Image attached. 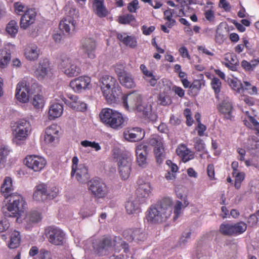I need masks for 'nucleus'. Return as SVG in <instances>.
Masks as SVG:
<instances>
[{
  "label": "nucleus",
  "instance_id": "obj_1",
  "mask_svg": "<svg viewBox=\"0 0 259 259\" xmlns=\"http://www.w3.org/2000/svg\"><path fill=\"white\" fill-rule=\"evenodd\" d=\"M172 199L166 197L156 205L151 206L146 215L147 222L152 224H159L165 222L172 214Z\"/></svg>",
  "mask_w": 259,
  "mask_h": 259
},
{
  "label": "nucleus",
  "instance_id": "obj_2",
  "mask_svg": "<svg viewBox=\"0 0 259 259\" xmlns=\"http://www.w3.org/2000/svg\"><path fill=\"white\" fill-rule=\"evenodd\" d=\"M124 107L128 110H137L143 116L151 121L157 120V116L152 111V106L142 102V95L137 92H133L123 98Z\"/></svg>",
  "mask_w": 259,
  "mask_h": 259
},
{
  "label": "nucleus",
  "instance_id": "obj_3",
  "mask_svg": "<svg viewBox=\"0 0 259 259\" xmlns=\"http://www.w3.org/2000/svg\"><path fill=\"white\" fill-rule=\"evenodd\" d=\"M8 203L3 207V211L6 217H15L18 221L19 217L24 210L25 202L19 194L11 195L7 198Z\"/></svg>",
  "mask_w": 259,
  "mask_h": 259
},
{
  "label": "nucleus",
  "instance_id": "obj_4",
  "mask_svg": "<svg viewBox=\"0 0 259 259\" xmlns=\"http://www.w3.org/2000/svg\"><path fill=\"white\" fill-rule=\"evenodd\" d=\"M101 120L106 126L118 130L124 126V119L122 115L110 108L102 109L100 113Z\"/></svg>",
  "mask_w": 259,
  "mask_h": 259
},
{
  "label": "nucleus",
  "instance_id": "obj_5",
  "mask_svg": "<svg viewBox=\"0 0 259 259\" xmlns=\"http://www.w3.org/2000/svg\"><path fill=\"white\" fill-rule=\"evenodd\" d=\"M78 159L74 156L72 159L71 177L80 184H85L90 179L88 166L84 164H78Z\"/></svg>",
  "mask_w": 259,
  "mask_h": 259
},
{
  "label": "nucleus",
  "instance_id": "obj_6",
  "mask_svg": "<svg viewBox=\"0 0 259 259\" xmlns=\"http://www.w3.org/2000/svg\"><path fill=\"white\" fill-rule=\"evenodd\" d=\"M59 66L62 72L68 77L78 76L81 73V68L76 62L67 55L61 56Z\"/></svg>",
  "mask_w": 259,
  "mask_h": 259
},
{
  "label": "nucleus",
  "instance_id": "obj_7",
  "mask_svg": "<svg viewBox=\"0 0 259 259\" xmlns=\"http://www.w3.org/2000/svg\"><path fill=\"white\" fill-rule=\"evenodd\" d=\"M12 128L14 141L18 144L20 141L26 139L30 131V124L29 122L22 119L14 122Z\"/></svg>",
  "mask_w": 259,
  "mask_h": 259
},
{
  "label": "nucleus",
  "instance_id": "obj_8",
  "mask_svg": "<svg viewBox=\"0 0 259 259\" xmlns=\"http://www.w3.org/2000/svg\"><path fill=\"white\" fill-rule=\"evenodd\" d=\"M118 170L121 178L127 180L132 171V159L129 154L121 153L116 157Z\"/></svg>",
  "mask_w": 259,
  "mask_h": 259
},
{
  "label": "nucleus",
  "instance_id": "obj_9",
  "mask_svg": "<svg viewBox=\"0 0 259 259\" xmlns=\"http://www.w3.org/2000/svg\"><path fill=\"white\" fill-rule=\"evenodd\" d=\"M46 235L50 243L55 245L63 244L65 234L60 228L49 227L46 229Z\"/></svg>",
  "mask_w": 259,
  "mask_h": 259
},
{
  "label": "nucleus",
  "instance_id": "obj_10",
  "mask_svg": "<svg viewBox=\"0 0 259 259\" xmlns=\"http://www.w3.org/2000/svg\"><path fill=\"white\" fill-rule=\"evenodd\" d=\"M88 189L96 197L100 198L106 196L108 193V189L103 182L98 180L93 179L88 184Z\"/></svg>",
  "mask_w": 259,
  "mask_h": 259
},
{
  "label": "nucleus",
  "instance_id": "obj_11",
  "mask_svg": "<svg viewBox=\"0 0 259 259\" xmlns=\"http://www.w3.org/2000/svg\"><path fill=\"white\" fill-rule=\"evenodd\" d=\"M25 165L34 171L37 172L41 170L46 166V159L40 156L36 155L27 156L25 159Z\"/></svg>",
  "mask_w": 259,
  "mask_h": 259
},
{
  "label": "nucleus",
  "instance_id": "obj_12",
  "mask_svg": "<svg viewBox=\"0 0 259 259\" xmlns=\"http://www.w3.org/2000/svg\"><path fill=\"white\" fill-rule=\"evenodd\" d=\"M114 246V240L109 236H104L95 240L93 243V247L98 254H102L104 251H107Z\"/></svg>",
  "mask_w": 259,
  "mask_h": 259
},
{
  "label": "nucleus",
  "instance_id": "obj_13",
  "mask_svg": "<svg viewBox=\"0 0 259 259\" xmlns=\"http://www.w3.org/2000/svg\"><path fill=\"white\" fill-rule=\"evenodd\" d=\"M101 90L102 93L107 102L112 104L115 102L121 94L120 87L118 82L112 87H106Z\"/></svg>",
  "mask_w": 259,
  "mask_h": 259
},
{
  "label": "nucleus",
  "instance_id": "obj_14",
  "mask_svg": "<svg viewBox=\"0 0 259 259\" xmlns=\"http://www.w3.org/2000/svg\"><path fill=\"white\" fill-rule=\"evenodd\" d=\"M51 70L50 63L47 59L39 61L37 64H36L33 73L34 76L38 79H44L48 76Z\"/></svg>",
  "mask_w": 259,
  "mask_h": 259
},
{
  "label": "nucleus",
  "instance_id": "obj_15",
  "mask_svg": "<svg viewBox=\"0 0 259 259\" xmlns=\"http://www.w3.org/2000/svg\"><path fill=\"white\" fill-rule=\"evenodd\" d=\"M16 97L22 103H26L29 98V89L25 81L19 82L16 87Z\"/></svg>",
  "mask_w": 259,
  "mask_h": 259
},
{
  "label": "nucleus",
  "instance_id": "obj_16",
  "mask_svg": "<svg viewBox=\"0 0 259 259\" xmlns=\"http://www.w3.org/2000/svg\"><path fill=\"white\" fill-rule=\"evenodd\" d=\"M91 81V79L88 76H80L71 81L70 86L75 92L79 93L89 88Z\"/></svg>",
  "mask_w": 259,
  "mask_h": 259
},
{
  "label": "nucleus",
  "instance_id": "obj_17",
  "mask_svg": "<svg viewBox=\"0 0 259 259\" xmlns=\"http://www.w3.org/2000/svg\"><path fill=\"white\" fill-rule=\"evenodd\" d=\"M145 135L144 131L140 127H134L126 130L123 133L125 139L132 142L141 140Z\"/></svg>",
  "mask_w": 259,
  "mask_h": 259
},
{
  "label": "nucleus",
  "instance_id": "obj_18",
  "mask_svg": "<svg viewBox=\"0 0 259 259\" xmlns=\"http://www.w3.org/2000/svg\"><path fill=\"white\" fill-rule=\"evenodd\" d=\"M82 48L84 53L90 59L95 58V50L97 43L95 40L91 37L85 38L82 40Z\"/></svg>",
  "mask_w": 259,
  "mask_h": 259
},
{
  "label": "nucleus",
  "instance_id": "obj_19",
  "mask_svg": "<svg viewBox=\"0 0 259 259\" xmlns=\"http://www.w3.org/2000/svg\"><path fill=\"white\" fill-rule=\"evenodd\" d=\"M219 111L224 115L226 119L231 120L232 118L233 105L230 99L226 97L218 106Z\"/></svg>",
  "mask_w": 259,
  "mask_h": 259
},
{
  "label": "nucleus",
  "instance_id": "obj_20",
  "mask_svg": "<svg viewBox=\"0 0 259 259\" xmlns=\"http://www.w3.org/2000/svg\"><path fill=\"white\" fill-rule=\"evenodd\" d=\"M123 235L125 239L130 242H139L144 241L146 238L145 234L140 229L125 230Z\"/></svg>",
  "mask_w": 259,
  "mask_h": 259
},
{
  "label": "nucleus",
  "instance_id": "obj_21",
  "mask_svg": "<svg viewBox=\"0 0 259 259\" xmlns=\"http://www.w3.org/2000/svg\"><path fill=\"white\" fill-rule=\"evenodd\" d=\"M59 127L56 124H52L46 129L45 141L46 143H55L59 138Z\"/></svg>",
  "mask_w": 259,
  "mask_h": 259
},
{
  "label": "nucleus",
  "instance_id": "obj_22",
  "mask_svg": "<svg viewBox=\"0 0 259 259\" xmlns=\"http://www.w3.org/2000/svg\"><path fill=\"white\" fill-rule=\"evenodd\" d=\"M36 12L32 9H29L21 17L20 25L21 28L26 29L33 24L35 20Z\"/></svg>",
  "mask_w": 259,
  "mask_h": 259
},
{
  "label": "nucleus",
  "instance_id": "obj_23",
  "mask_svg": "<svg viewBox=\"0 0 259 259\" xmlns=\"http://www.w3.org/2000/svg\"><path fill=\"white\" fill-rule=\"evenodd\" d=\"M42 218V214L39 211L37 210L30 211L25 218L26 228L27 229H31L35 224L40 222Z\"/></svg>",
  "mask_w": 259,
  "mask_h": 259
},
{
  "label": "nucleus",
  "instance_id": "obj_24",
  "mask_svg": "<svg viewBox=\"0 0 259 259\" xmlns=\"http://www.w3.org/2000/svg\"><path fill=\"white\" fill-rule=\"evenodd\" d=\"M24 56L27 60L34 61L39 57V49L34 44L27 45L24 50Z\"/></svg>",
  "mask_w": 259,
  "mask_h": 259
},
{
  "label": "nucleus",
  "instance_id": "obj_25",
  "mask_svg": "<svg viewBox=\"0 0 259 259\" xmlns=\"http://www.w3.org/2000/svg\"><path fill=\"white\" fill-rule=\"evenodd\" d=\"M137 162L138 165L144 167L147 164L146 147L143 145H139L136 148Z\"/></svg>",
  "mask_w": 259,
  "mask_h": 259
},
{
  "label": "nucleus",
  "instance_id": "obj_26",
  "mask_svg": "<svg viewBox=\"0 0 259 259\" xmlns=\"http://www.w3.org/2000/svg\"><path fill=\"white\" fill-rule=\"evenodd\" d=\"M152 188L149 183H144L139 185L136 195L139 201L142 202L147 198L151 193Z\"/></svg>",
  "mask_w": 259,
  "mask_h": 259
},
{
  "label": "nucleus",
  "instance_id": "obj_27",
  "mask_svg": "<svg viewBox=\"0 0 259 259\" xmlns=\"http://www.w3.org/2000/svg\"><path fill=\"white\" fill-rule=\"evenodd\" d=\"M47 186L44 184H40L34 188L33 194V199L38 202H43L47 199Z\"/></svg>",
  "mask_w": 259,
  "mask_h": 259
},
{
  "label": "nucleus",
  "instance_id": "obj_28",
  "mask_svg": "<svg viewBox=\"0 0 259 259\" xmlns=\"http://www.w3.org/2000/svg\"><path fill=\"white\" fill-rule=\"evenodd\" d=\"M69 98V100L66 103L72 109L79 111H83L86 109V104L79 100L76 96L72 95Z\"/></svg>",
  "mask_w": 259,
  "mask_h": 259
},
{
  "label": "nucleus",
  "instance_id": "obj_29",
  "mask_svg": "<svg viewBox=\"0 0 259 259\" xmlns=\"http://www.w3.org/2000/svg\"><path fill=\"white\" fill-rule=\"evenodd\" d=\"M76 25V20L71 18H65L60 22L59 28L61 30L72 33L74 32Z\"/></svg>",
  "mask_w": 259,
  "mask_h": 259
},
{
  "label": "nucleus",
  "instance_id": "obj_30",
  "mask_svg": "<svg viewBox=\"0 0 259 259\" xmlns=\"http://www.w3.org/2000/svg\"><path fill=\"white\" fill-rule=\"evenodd\" d=\"M228 30L225 24L220 23L216 30L215 35V42L219 44H222L227 38Z\"/></svg>",
  "mask_w": 259,
  "mask_h": 259
},
{
  "label": "nucleus",
  "instance_id": "obj_31",
  "mask_svg": "<svg viewBox=\"0 0 259 259\" xmlns=\"http://www.w3.org/2000/svg\"><path fill=\"white\" fill-rule=\"evenodd\" d=\"M13 190L14 186L12 184V179L9 177H6L1 188L2 194L7 199L10 197L11 195L18 194L17 193H12Z\"/></svg>",
  "mask_w": 259,
  "mask_h": 259
},
{
  "label": "nucleus",
  "instance_id": "obj_32",
  "mask_svg": "<svg viewBox=\"0 0 259 259\" xmlns=\"http://www.w3.org/2000/svg\"><path fill=\"white\" fill-rule=\"evenodd\" d=\"M177 154L186 162L194 158V153L184 144L179 146L176 150Z\"/></svg>",
  "mask_w": 259,
  "mask_h": 259
},
{
  "label": "nucleus",
  "instance_id": "obj_33",
  "mask_svg": "<svg viewBox=\"0 0 259 259\" xmlns=\"http://www.w3.org/2000/svg\"><path fill=\"white\" fill-rule=\"evenodd\" d=\"M139 200H137L136 198H132L127 201L125 204V209L128 214H138L140 211Z\"/></svg>",
  "mask_w": 259,
  "mask_h": 259
},
{
  "label": "nucleus",
  "instance_id": "obj_34",
  "mask_svg": "<svg viewBox=\"0 0 259 259\" xmlns=\"http://www.w3.org/2000/svg\"><path fill=\"white\" fill-rule=\"evenodd\" d=\"M93 9L95 13L100 18L105 17L108 14V11L102 1L95 0L93 4Z\"/></svg>",
  "mask_w": 259,
  "mask_h": 259
},
{
  "label": "nucleus",
  "instance_id": "obj_35",
  "mask_svg": "<svg viewBox=\"0 0 259 259\" xmlns=\"http://www.w3.org/2000/svg\"><path fill=\"white\" fill-rule=\"evenodd\" d=\"M121 84L127 89H132L136 87L134 78L130 72L124 74L118 78Z\"/></svg>",
  "mask_w": 259,
  "mask_h": 259
},
{
  "label": "nucleus",
  "instance_id": "obj_36",
  "mask_svg": "<svg viewBox=\"0 0 259 259\" xmlns=\"http://www.w3.org/2000/svg\"><path fill=\"white\" fill-rule=\"evenodd\" d=\"M63 111V105L56 103L53 104L50 107L49 115L51 119H54L61 116Z\"/></svg>",
  "mask_w": 259,
  "mask_h": 259
},
{
  "label": "nucleus",
  "instance_id": "obj_37",
  "mask_svg": "<svg viewBox=\"0 0 259 259\" xmlns=\"http://www.w3.org/2000/svg\"><path fill=\"white\" fill-rule=\"evenodd\" d=\"M99 82L101 90H102L107 87H112L113 84H116L118 82L113 76L106 74L101 76Z\"/></svg>",
  "mask_w": 259,
  "mask_h": 259
},
{
  "label": "nucleus",
  "instance_id": "obj_38",
  "mask_svg": "<svg viewBox=\"0 0 259 259\" xmlns=\"http://www.w3.org/2000/svg\"><path fill=\"white\" fill-rule=\"evenodd\" d=\"M189 203L186 198H184L183 202L180 201H177L176 204L174 205V215L173 220L176 221L182 213L183 209L186 207Z\"/></svg>",
  "mask_w": 259,
  "mask_h": 259
},
{
  "label": "nucleus",
  "instance_id": "obj_39",
  "mask_svg": "<svg viewBox=\"0 0 259 259\" xmlns=\"http://www.w3.org/2000/svg\"><path fill=\"white\" fill-rule=\"evenodd\" d=\"M149 144L154 147V152L156 151V150H158L157 151H159L160 149L162 150H164L163 144V139L162 138L156 135H152L149 141Z\"/></svg>",
  "mask_w": 259,
  "mask_h": 259
},
{
  "label": "nucleus",
  "instance_id": "obj_40",
  "mask_svg": "<svg viewBox=\"0 0 259 259\" xmlns=\"http://www.w3.org/2000/svg\"><path fill=\"white\" fill-rule=\"evenodd\" d=\"M11 59V54L9 51L6 49L0 50V68H4L6 67Z\"/></svg>",
  "mask_w": 259,
  "mask_h": 259
},
{
  "label": "nucleus",
  "instance_id": "obj_41",
  "mask_svg": "<svg viewBox=\"0 0 259 259\" xmlns=\"http://www.w3.org/2000/svg\"><path fill=\"white\" fill-rule=\"evenodd\" d=\"M117 38L124 44L131 48H135L137 45V41L132 36H128L125 33L118 34Z\"/></svg>",
  "mask_w": 259,
  "mask_h": 259
},
{
  "label": "nucleus",
  "instance_id": "obj_42",
  "mask_svg": "<svg viewBox=\"0 0 259 259\" xmlns=\"http://www.w3.org/2000/svg\"><path fill=\"white\" fill-rule=\"evenodd\" d=\"M19 27L17 22L15 20L10 21L7 25L6 31L7 33L11 36V37L14 38L16 37L18 33Z\"/></svg>",
  "mask_w": 259,
  "mask_h": 259
},
{
  "label": "nucleus",
  "instance_id": "obj_43",
  "mask_svg": "<svg viewBox=\"0 0 259 259\" xmlns=\"http://www.w3.org/2000/svg\"><path fill=\"white\" fill-rule=\"evenodd\" d=\"M20 235L18 231H14L11 235L9 247L14 249L18 247L20 243Z\"/></svg>",
  "mask_w": 259,
  "mask_h": 259
},
{
  "label": "nucleus",
  "instance_id": "obj_44",
  "mask_svg": "<svg viewBox=\"0 0 259 259\" xmlns=\"http://www.w3.org/2000/svg\"><path fill=\"white\" fill-rule=\"evenodd\" d=\"M241 92L244 90L248 91V94L251 95H256L257 94V88L255 86L252 85L249 81H243L240 83Z\"/></svg>",
  "mask_w": 259,
  "mask_h": 259
},
{
  "label": "nucleus",
  "instance_id": "obj_45",
  "mask_svg": "<svg viewBox=\"0 0 259 259\" xmlns=\"http://www.w3.org/2000/svg\"><path fill=\"white\" fill-rule=\"evenodd\" d=\"M233 235H239L244 232L247 229V225L243 222L233 224Z\"/></svg>",
  "mask_w": 259,
  "mask_h": 259
},
{
  "label": "nucleus",
  "instance_id": "obj_46",
  "mask_svg": "<svg viewBox=\"0 0 259 259\" xmlns=\"http://www.w3.org/2000/svg\"><path fill=\"white\" fill-rule=\"evenodd\" d=\"M220 232L225 235L228 236L233 235V224L223 223L220 225Z\"/></svg>",
  "mask_w": 259,
  "mask_h": 259
},
{
  "label": "nucleus",
  "instance_id": "obj_47",
  "mask_svg": "<svg viewBox=\"0 0 259 259\" xmlns=\"http://www.w3.org/2000/svg\"><path fill=\"white\" fill-rule=\"evenodd\" d=\"M31 103L35 108H41L44 105V97L39 94L35 95L31 100Z\"/></svg>",
  "mask_w": 259,
  "mask_h": 259
},
{
  "label": "nucleus",
  "instance_id": "obj_48",
  "mask_svg": "<svg viewBox=\"0 0 259 259\" xmlns=\"http://www.w3.org/2000/svg\"><path fill=\"white\" fill-rule=\"evenodd\" d=\"M210 84L216 95V98H218V94L221 91L222 87V83L220 80L217 77H214L212 79Z\"/></svg>",
  "mask_w": 259,
  "mask_h": 259
},
{
  "label": "nucleus",
  "instance_id": "obj_49",
  "mask_svg": "<svg viewBox=\"0 0 259 259\" xmlns=\"http://www.w3.org/2000/svg\"><path fill=\"white\" fill-rule=\"evenodd\" d=\"M119 245L122 247L125 252H128L129 251L128 244L122 241L120 237L115 236L114 238V246L116 247Z\"/></svg>",
  "mask_w": 259,
  "mask_h": 259
},
{
  "label": "nucleus",
  "instance_id": "obj_50",
  "mask_svg": "<svg viewBox=\"0 0 259 259\" xmlns=\"http://www.w3.org/2000/svg\"><path fill=\"white\" fill-rule=\"evenodd\" d=\"M80 144L84 147H90L94 149L96 151L101 150V147L99 143L96 142H91L88 140H84L81 142Z\"/></svg>",
  "mask_w": 259,
  "mask_h": 259
},
{
  "label": "nucleus",
  "instance_id": "obj_51",
  "mask_svg": "<svg viewBox=\"0 0 259 259\" xmlns=\"http://www.w3.org/2000/svg\"><path fill=\"white\" fill-rule=\"evenodd\" d=\"M15 12L18 15H22L23 13H25L29 9L21 2H16L14 4Z\"/></svg>",
  "mask_w": 259,
  "mask_h": 259
},
{
  "label": "nucleus",
  "instance_id": "obj_52",
  "mask_svg": "<svg viewBox=\"0 0 259 259\" xmlns=\"http://www.w3.org/2000/svg\"><path fill=\"white\" fill-rule=\"evenodd\" d=\"M10 150L8 146L2 145L0 146V159L5 162L7 157L9 155Z\"/></svg>",
  "mask_w": 259,
  "mask_h": 259
},
{
  "label": "nucleus",
  "instance_id": "obj_53",
  "mask_svg": "<svg viewBox=\"0 0 259 259\" xmlns=\"http://www.w3.org/2000/svg\"><path fill=\"white\" fill-rule=\"evenodd\" d=\"M119 22L121 24H126L130 23L131 22L135 20L133 15L131 14H127L120 16L118 18Z\"/></svg>",
  "mask_w": 259,
  "mask_h": 259
},
{
  "label": "nucleus",
  "instance_id": "obj_54",
  "mask_svg": "<svg viewBox=\"0 0 259 259\" xmlns=\"http://www.w3.org/2000/svg\"><path fill=\"white\" fill-rule=\"evenodd\" d=\"M158 103L161 105L166 106L170 104L171 100L168 96L161 94L159 96Z\"/></svg>",
  "mask_w": 259,
  "mask_h": 259
},
{
  "label": "nucleus",
  "instance_id": "obj_55",
  "mask_svg": "<svg viewBox=\"0 0 259 259\" xmlns=\"http://www.w3.org/2000/svg\"><path fill=\"white\" fill-rule=\"evenodd\" d=\"M115 71L118 78H119L120 76L128 72L125 70V66L122 64H117L115 66Z\"/></svg>",
  "mask_w": 259,
  "mask_h": 259
},
{
  "label": "nucleus",
  "instance_id": "obj_56",
  "mask_svg": "<svg viewBox=\"0 0 259 259\" xmlns=\"http://www.w3.org/2000/svg\"><path fill=\"white\" fill-rule=\"evenodd\" d=\"M67 14L68 17L67 18H71L74 20L78 18L79 16L78 10L73 7L69 8Z\"/></svg>",
  "mask_w": 259,
  "mask_h": 259
},
{
  "label": "nucleus",
  "instance_id": "obj_57",
  "mask_svg": "<svg viewBox=\"0 0 259 259\" xmlns=\"http://www.w3.org/2000/svg\"><path fill=\"white\" fill-rule=\"evenodd\" d=\"M58 193V189L55 187H52L50 189H48V188H47V199H53L55 198L57 196Z\"/></svg>",
  "mask_w": 259,
  "mask_h": 259
},
{
  "label": "nucleus",
  "instance_id": "obj_58",
  "mask_svg": "<svg viewBox=\"0 0 259 259\" xmlns=\"http://www.w3.org/2000/svg\"><path fill=\"white\" fill-rule=\"evenodd\" d=\"M161 151H157V150H156V151H155V154L156 156V162L158 164H161L163 160L164 159V150H162V149H160Z\"/></svg>",
  "mask_w": 259,
  "mask_h": 259
},
{
  "label": "nucleus",
  "instance_id": "obj_59",
  "mask_svg": "<svg viewBox=\"0 0 259 259\" xmlns=\"http://www.w3.org/2000/svg\"><path fill=\"white\" fill-rule=\"evenodd\" d=\"M194 142L195 143V148L199 151H202L204 149V145L203 143L202 140L198 137L194 139Z\"/></svg>",
  "mask_w": 259,
  "mask_h": 259
},
{
  "label": "nucleus",
  "instance_id": "obj_60",
  "mask_svg": "<svg viewBox=\"0 0 259 259\" xmlns=\"http://www.w3.org/2000/svg\"><path fill=\"white\" fill-rule=\"evenodd\" d=\"M139 8V2L138 0H134L129 3L127 6L128 10L131 13H135Z\"/></svg>",
  "mask_w": 259,
  "mask_h": 259
},
{
  "label": "nucleus",
  "instance_id": "obj_61",
  "mask_svg": "<svg viewBox=\"0 0 259 259\" xmlns=\"http://www.w3.org/2000/svg\"><path fill=\"white\" fill-rule=\"evenodd\" d=\"M140 68L142 71V73H143V74L144 75V78L146 79H148V77H149L150 76H152V75H153L152 72L149 71L145 65L141 64L140 65Z\"/></svg>",
  "mask_w": 259,
  "mask_h": 259
},
{
  "label": "nucleus",
  "instance_id": "obj_62",
  "mask_svg": "<svg viewBox=\"0 0 259 259\" xmlns=\"http://www.w3.org/2000/svg\"><path fill=\"white\" fill-rule=\"evenodd\" d=\"M179 52L183 58H187L190 60L191 57L189 54L188 49L185 47H182L179 49Z\"/></svg>",
  "mask_w": 259,
  "mask_h": 259
},
{
  "label": "nucleus",
  "instance_id": "obj_63",
  "mask_svg": "<svg viewBox=\"0 0 259 259\" xmlns=\"http://www.w3.org/2000/svg\"><path fill=\"white\" fill-rule=\"evenodd\" d=\"M38 259H52L50 252L41 250L38 255Z\"/></svg>",
  "mask_w": 259,
  "mask_h": 259
},
{
  "label": "nucleus",
  "instance_id": "obj_64",
  "mask_svg": "<svg viewBox=\"0 0 259 259\" xmlns=\"http://www.w3.org/2000/svg\"><path fill=\"white\" fill-rule=\"evenodd\" d=\"M9 227V223L6 219L0 220V232L6 231L8 229Z\"/></svg>",
  "mask_w": 259,
  "mask_h": 259
}]
</instances>
